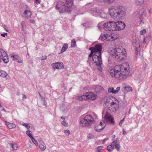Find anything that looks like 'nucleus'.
Returning a JSON list of instances; mask_svg holds the SVG:
<instances>
[{"label":"nucleus","mask_w":152,"mask_h":152,"mask_svg":"<svg viewBox=\"0 0 152 152\" xmlns=\"http://www.w3.org/2000/svg\"><path fill=\"white\" fill-rule=\"evenodd\" d=\"M129 68L127 67L126 65L124 64L115 66L114 69L110 71L111 76L119 80H122L126 79L129 73Z\"/></svg>","instance_id":"obj_1"},{"label":"nucleus","mask_w":152,"mask_h":152,"mask_svg":"<svg viewBox=\"0 0 152 152\" xmlns=\"http://www.w3.org/2000/svg\"><path fill=\"white\" fill-rule=\"evenodd\" d=\"M109 12L111 17L114 19H121L124 18L126 12L125 8L123 6H113L109 9Z\"/></svg>","instance_id":"obj_2"},{"label":"nucleus","mask_w":152,"mask_h":152,"mask_svg":"<svg viewBox=\"0 0 152 152\" xmlns=\"http://www.w3.org/2000/svg\"><path fill=\"white\" fill-rule=\"evenodd\" d=\"M125 49L121 46H116L114 49L111 51L110 53L114 58H116L118 61L123 60L125 56Z\"/></svg>","instance_id":"obj_3"},{"label":"nucleus","mask_w":152,"mask_h":152,"mask_svg":"<svg viewBox=\"0 0 152 152\" xmlns=\"http://www.w3.org/2000/svg\"><path fill=\"white\" fill-rule=\"evenodd\" d=\"M73 2L72 0H66L65 4L61 1H59L56 6V8L58 10L60 13L69 12L71 10L70 9L72 5Z\"/></svg>","instance_id":"obj_4"},{"label":"nucleus","mask_w":152,"mask_h":152,"mask_svg":"<svg viewBox=\"0 0 152 152\" xmlns=\"http://www.w3.org/2000/svg\"><path fill=\"white\" fill-rule=\"evenodd\" d=\"M102 50V46L101 45L100 47L96 52V53L93 56L92 59V63H95L98 67L97 69L98 70L102 72V69L101 65L102 64V60L101 57V51Z\"/></svg>","instance_id":"obj_5"},{"label":"nucleus","mask_w":152,"mask_h":152,"mask_svg":"<svg viewBox=\"0 0 152 152\" xmlns=\"http://www.w3.org/2000/svg\"><path fill=\"white\" fill-rule=\"evenodd\" d=\"M94 121L93 118L91 115H87L80 121L79 123L81 126L88 127L92 124Z\"/></svg>","instance_id":"obj_6"},{"label":"nucleus","mask_w":152,"mask_h":152,"mask_svg":"<svg viewBox=\"0 0 152 152\" xmlns=\"http://www.w3.org/2000/svg\"><path fill=\"white\" fill-rule=\"evenodd\" d=\"M121 146L119 140H114L110 145H108L107 147V149L109 152H111L115 148L118 151H119Z\"/></svg>","instance_id":"obj_7"},{"label":"nucleus","mask_w":152,"mask_h":152,"mask_svg":"<svg viewBox=\"0 0 152 152\" xmlns=\"http://www.w3.org/2000/svg\"><path fill=\"white\" fill-rule=\"evenodd\" d=\"M96 95L94 93L88 92L85 93L84 95L78 96L77 97V99L80 100L88 99L94 100L96 99Z\"/></svg>","instance_id":"obj_8"},{"label":"nucleus","mask_w":152,"mask_h":152,"mask_svg":"<svg viewBox=\"0 0 152 152\" xmlns=\"http://www.w3.org/2000/svg\"><path fill=\"white\" fill-rule=\"evenodd\" d=\"M115 22L110 21L107 22L104 24V29L106 31H116Z\"/></svg>","instance_id":"obj_9"},{"label":"nucleus","mask_w":152,"mask_h":152,"mask_svg":"<svg viewBox=\"0 0 152 152\" xmlns=\"http://www.w3.org/2000/svg\"><path fill=\"white\" fill-rule=\"evenodd\" d=\"M0 56L5 63H7L9 61V58L7 54L2 49H0Z\"/></svg>","instance_id":"obj_10"},{"label":"nucleus","mask_w":152,"mask_h":152,"mask_svg":"<svg viewBox=\"0 0 152 152\" xmlns=\"http://www.w3.org/2000/svg\"><path fill=\"white\" fill-rule=\"evenodd\" d=\"M100 45H101L96 44L94 47H91L89 48V50L91 51V52L88 56L89 58L91 57H92V58H93V56L98 51V50Z\"/></svg>","instance_id":"obj_11"},{"label":"nucleus","mask_w":152,"mask_h":152,"mask_svg":"<svg viewBox=\"0 0 152 152\" xmlns=\"http://www.w3.org/2000/svg\"><path fill=\"white\" fill-rule=\"evenodd\" d=\"M115 25L116 31L123 30L125 28L126 26L124 22L120 21L115 22Z\"/></svg>","instance_id":"obj_12"},{"label":"nucleus","mask_w":152,"mask_h":152,"mask_svg":"<svg viewBox=\"0 0 152 152\" xmlns=\"http://www.w3.org/2000/svg\"><path fill=\"white\" fill-rule=\"evenodd\" d=\"M104 119L105 121L109 123L113 124L114 123V120L112 117V116L110 113H106L105 117Z\"/></svg>","instance_id":"obj_13"},{"label":"nucleus","mask_w":152,"mask_h":152,"mask_svg":"<svg viewBox=\"0 0 152 152\" xmlns=\"http://www.w3.org/2000/svg\"><path fill=\"white\" fill-rule=\"evenodd\" d=\"M105 125L106 124L104 122L103 123L102 122H101L99 124H98L95 127V129L97 132H100L104 128Z\"/></svg>","instance_id":"obj_14"},{"label":"nucleus","mask_w":152,"mask_h":152,"mask_svg":"<svg viewBox=\"0 0 152 152\" xmlns=\"http://www.w3.org/2000/svg\"><path fill=\"white\" fill-rule=\"evenodd\" d=\"M120 90V88L119 87H117L115 90L113 87L110 88L108 89V92L111 93L112 94H116L119 92Z\"/></svg>","instance_id":"obj_15"},{"label":"nucleus","mask_w":152,"mask_h":152,"mask_svg":"<svg viewBox=\"0 0 152 152\" xmlns=\"http://www.w3.org/2000/svg\"><path fill=\"white\" fill-rule=\"evenodd\" d=\"M117 102L112 101L110 103L111 106L114 107L115 111H116L119 108V102L117 101Z\"/></svg>","instance_id":"obj_16"},{"label":"nucleus","mask_w":152,"mask_h":152,"mask_svg":"<svg viewBox=\"0 0 152 152\" xmlns=\"http://www.w3.org/2000/svg\"><path fill=\"white\" fill-rule=\"evenodd\" d=\"M24 17L25 18L28 19L31 17V13L28 10H25L24 12Z\"/></svg>","instance_id":"obj_17"},{"label":"nucleus","mask_w":152,"mask_h":152,"mask_svg":"<svg viewBox=\"0 0 152 152\" xmlns=\"http://www.w3.org/2000/svg\"><path fill=\"white\" fill-rule=\"evenodd\" d=\"M39 147L42 151H44L46 148V146L45 143L42 141H39Z\"/></svg>","instance_id":"obj_18"},{"label":"nucleus","mask_w":152,"mask_h":152,"mask_svg":"<svg viewBox=\"0 0 152 152\" xmlns=\"http://www.w3.org/2000/svg\"><path fill=\"white\" fill-rule=\"evenodd\" d=\"M6 124L10 129H12L15 127V125L14 124L12 123H10L7 121H5Z\"/></svg>","instance_id":"obj_19"},{"label":"nucleus","mask_w":152,"mask_h":152,"mask_svg":"<svg viewBox=\"0 0 152 152\" xmlns=\"http://www.w3.org/2000/svg\"><path fill=\"white\" fill-rule=\"evenodd\" d=\"M91 11L93 13H95L96 15L99 14L101 13L100 11L97 8L92 9Z\"/></svg>","instance_id":"obj_20"},{"label":"nucleus","mask_w":152,"mask_h":152,"mask_svg":"<svg viewBox=\"0 0 152 152\" xmlns=\"http://www.w3.org/2000/svg\"><path fill=\"white\" fill-rule=\"evenodd\" d=\"M145 10L144 9H142L140 10L139 13V17L141 19L142 18L143 15H144V13L145 12Z\"/></svg>","instance_id":"obj_21"},{"label":"nucleus","mask_w":152,"mask_h":152,"mask_svg":"<svg viewBox=\"0 0 152 152\" xmlns=\"http://www.w3.org/2000/svg\"><path fill=\"white\" fill-rule=\"evenodd\" d=\"M123 91L124 93H126V92L132 90V88L131 87H125L123 88Z\"/></svg>","instance_id":"obj_22"},{"label":"nucleus","mask_w":152,"mask_h":152,"mask_svg":"<svg viewBox=\"0 0 152 152\" xmlns=\"http://www.w3.org/2000/svg\"><path fill=\"white\" fill-rule=\"evenodd\" d=\"M68 47V44H64L63 45L62 48V49L61 51V53H62L64 52L67 48Z\"/></svg>","instance_id":"obj_23"},{"label":"nucleus","mask_w":152,"mask_h":152,"mask_svg":"<svg viewBox=\"0 0 152 152\" xmlns=\"http://www.w3.org/2000/svg\"><path fill=\"white\" fill-rule=\"evenodd\" d=\"M144 0H135V4L137 5H141L144 3Z\"/></svg>","instance_id":"obj_24"},{"label":"nucleus","mask_w":152,"mask_h":152,"mask_svg":"<svg viewBox=\"0 0 152 152\" xmlns=\"http://www.w3.org/2000/svg\"><path fill=\"white\" fill-rule=\"evenodd\" d=\"M7 73L3 70L0 71V76L3 77H5L7 76Z\"/></svg>","instance_id":"obj_25"},{"label":"nucleus","mask_w":152,"mask_h":152,"mask_svg":"<svg viewBox=\"0 0 152 152\" xmlns=\"http://www.w3.org/2000/svg\"><path fill=\"white\" fill-rule=\"evenodd\" d=\"M58 62H56L55 63H52L51 64V65L53 67V69H58Z\"/></svg>","instance_id":"obj_26"},{"label":"nucleus","mask_w":152,"mask_h":152,"mask_svg":"<svg viewBox=\"0 0 152 152\" xmlns=\"http://www.w3.org/2000/svg\"><path fill=\"white\" fill-rule=\"evenodd\" d=\"M10 146L12 148V150H16L18 148V145L16 144L10 143Z\"/></svg>","instance_id":"obj_27"},{"label":"nucleus","mask_w":152,"mask_h":152,"mask_svg":"<svg viewBox=\"0 0 152 152\" xmlns=\"http://www.w3.org/2000/svg\"><path fill=\"white\" fill-rule=\"evenodd\" d=\"M58 69H62L64 68V65L63 64V63L61 62H58Z\"/></svg>","instance_id":"obj_28"},{"label":"nucleus","mask_w":152,"mask_h":152,"mask_svg":"<svg viewBox=\"0 0 152 152\" xmlns=\"http://www.w3.org/2000/svg\"><path fill=\"white\" fill-rule=\"evenodd\" d=\"M76 41L75 39H73L72 41L71 47H74L76 46Z\"/></svg>","instance_id":"obj_29"},{"label":"nucleus","mask_w":152,"mask_h":152,"mask_svg":"<svg viewBox=\"0 0 152 152\" xmlns=\"http://www.w3.org/2000/svg\"><path fill=\"white\" fill-rule=\"evenodd\" d=\"M136 37H134L133 38V45L134 47H135L136 46Z\"/></svg>","instance_id":"obj_30"},{"label":"nucleus","mask_w":152,"mask_h":152,"mask_svg":"<svg viewBox=\"0 0 152 152\" xmlns=\"http://www.w3.org/2000/svg\"><path fill=\"white\" fill-rule=\"evenodd\" d=\"M30 132H31L29 130H28L26 132V133L27 135L31 139H32V138H33L32 134L30 133Z\"/></svg>","instance_id":"obj_31"},{"label":"nucleus","mask_w":152,"mask_h":152,"mask_svg":"<svg viewBox=\"0 0 152 152\" xmlns=\"http://www.w3.org/2000/svg\"><path fill=\"white\" fill-rule=\"evenodd\" d=\"M61 124L65 127H67L68 126V123L65 120H64L61 122Z\"/></svg>","instance_id":"obj_32"},{"label":"nucleus","mask_w":152,"mask_h":152,"mask_svg":"<svg viewBox=\"0 0 152 152\" xmlns=\"http://www.w3.org/2000/svg\"><path fill=\"white\" fill-rule=\"evenodd\" d=\"M96 90H97V91H99L100 90H102V87L99 85H97L96 86Z\"/></svg>","instance_id":"obj_33"},{"label":"nucleus","mask_w":152,"mask_h":152,"mask_svg":"<svg viewBox=\"0 0 152 152\" xmlns=\"http://www.w3.org/2000/svg\"><path fill=\"white\" fill-rule=\"evenodd\" d=\"M32 142L36 146L38 145V143L37 141L33 137L31 139Z\"/></svg>","instance_id":"obj_34"},{"label":"nucleus","mask_w":152,"mask_h":152,"mask_svg":"<svg viewBox=\"0 0 152 152\" xmlns=\"http://www.w3.org/2000/svg\"><path fill=\"white\" fill-rule=\"evenodd\" d=\"M11 57L13 58V60H18L19 58V57L18 55L12 56Z\"/></svg>","instance_id":"obj_35"},{"label":"nucleus","mask_w":152,"mask_h":152,"mask_svg":"<svg viewBox=\"0 0 152 152\" xmlns=\"http://www.w3.org/2000/svg\"><path fill=\"white\" fill-rule=\"evenodd\" d=\"M42 101L43 102V105L45 106L46 107L47 106V104L46 101H45V98H43V97H42Z\"/></svg>","instance_id":"obj_36"},{"label":"nucleus","mask_w":152,"mask_h":152,"mask_svg":"<svg viewBox=\"0 0 152 152\" xmlns=\"http://www.w3.org/2000/svg\"><path fill=\"white\" fill-rule=\"evenodd\" d=\"M103 147L102 146L98 147L97 148V152H100L103 149Z\"/></svg>","instance_id":"obj_37"},{"label":"nucleus","mask_w":152,"mask_h":152,"mask_svg":"<svg viewBox=\"0 0 152 152\" xmlns=\"http://www.w3.org/2000/svg\"><path fill=\"white\" fill-rule=\"evenodd\" d=\"M105 2H107L110 3H112L114 2L115 0H102Z\"/></svg>","instance_id":"obj_38"},{"label":"nucleus","mask_w":152,"mask_h":152,"mask_svg":"<svg viewBox=\"0 0 152 152\" xmlns=\"http://www.w3.org/2000/svg\"><path fill=\"white\" fill-rule=\"evenodd\" d=\"M94 137V136L91 134H89L87 136V138L89 139L93 138Z\"/></svg>","instance_id":"obj_39"},{"label":"nucleus","mask_w":152,"mask_h":152,"mask_svg":"<svg viewBox=\"0 0 152 152\" xmlns=\"http://www.w3.org/2000/svg\"><path fill=\"white\" fill-rule=\"evenodd\" d=\"M146 32V30L145 29H143L142 30H141L140 32V34L141 35H142L145 34Z\"/></svg>","instance_id":"obj_40"},{"label":"nucleus","mask_w":152,"mask_h":152,"mask_svg":"<svg viewBox=\"0 0 152 152\" xmlns=\"http://www.w3.org/2000/svg\"><path fill=\"white\" fill-rule=\"evenodd\" d=\"M28 124H27L24 123L22 124V125L26 127L27 129H29V128H30L31 126H28Z\"/></svg>","instance_id":"obj_41"},{"label":"nucleus","mask_w":152,"mask_h":152,"mask_svg":"<svg viewBox=\"0 0 152 152\" xmlns=\"http://www.w3.org/2000/svg\"><path fill=\"white\" fill-rule=\"evenodd\" d=\"M64 133L67 136H69L70 134V132L68 130H66L64 131Z\"/></svg>","instance_id":"obj_42"},{"label":"nucleus","mask_w":152,"mask_h":152,"mask_svg":"<svg viewBox=\"0 0 152 152\" xmlns=\"http://www.w3.org/2000/svg\"><path fill=\"white\" fill-rule=\"evenodd\" d=\"M124 119L125 118H124L123 119H122L120 122L119 123V125L120 126H121V125L123 123L124 121Z\"/></svg>","instance_id":"obj_43"},{"label":"nucleus","mask_w":152,"mask_h":152,"mask_svg":"<svg viewBox=\"0 0 152 152\" xmlns=\"http://www.w3.org/2000/svg\"><path fill=\"white\" fill-rule=\"evenodd\" d=\"M41 60H45L46 59L47 57L46 56H43L41 57Z\"/></svg>","instance_id":"obj_44"},{"label":"nucleus","mask_w":152,"mask_h":152,"mask_svg":"<svg viewBox=\"0 0 152 152\" xmlns=\"http://www.w3.org/2000/svg\"><path fill=\"white\" fill-rule=\"evenodd\" d=\"M25 23V22L24 21H22L21 23V25L22 27V29H23V26H24V24Z\"/></svg>","instance_id":"obj_45"},{"label":"nucleus","mask_w":152,"mask_h":152,"mask_svg":"<svg viewBox=\"0 0 152 152\" xmlns=\"http://www.w3.org/2000/svg\"><path fill=\"white\" fill-rule=\"evenodd\" d=\"M29 21L30 23L33 24L35 22V21L33 19H30Z\"/></svg>","instance_id":"obj_46"},{"label":"nucleus","mask_w":152,"mask_h":152,"mask_svg":"<svg viewBox=\"0 0 152 152\" xmlns=\"http://www.w3.org/2000/svg\"><path fill=\"white\" fill-rule=\"evenodd\" d=\"M102 25V23H99L98 25V27L99 29H101V26Z\"/></svg>","instance_id":"obj_47"},{"label":"nucleus","mask_w":152,"mask_h":152,"mask_svg":"<svg viewBox=\"0 0 152 152\" xmlns=\"http://www.w3.org/2000/svg\"><path fill=\"white\" fill-rule=\"evenodd\" d=\"M106 39V36H105V35H103L102 37V40H104Z\"/></svg>","instance_id":"obj_48"},{"label":"nucleus","mask_w":152,"mask_h":152,"mask_svg":"<svg viewBox=\"0 0 152 152\" xmlns=\"http://www.w3.org/2000/svg\"><path fill=\"white\" fill-rule=\"evenodd\" d=\"M17 60V61L18 63H21L22 62V60L19 58L18 59V60Z\"/></svg>","instance_id":"obj_49"},{"label":"nucleus","mask_w":152,"mask_h":152,"mask_svg":"<svg viewBox=\"0 0 152 152\" xmlns=\"http://www.w3.org/2000/svg\"><path fill=\"white\" fill-rule=\"evenodd\" d=\"M108 140L107 138H105L102 141V143L104 144L105 142Z\"/></svg>","instance_id":"obj_50"},{"label":"nucleus","mask_w":152,"mask_h":152,"mask_svg":"<svg viewBox=\"0 0 152 152\" xmlns=\"http://www.w3.org/2000/svg\"><path fill=\"white\" fill-rule=\"evenodd\" d=\"M7 33H4V34H1V35L3 37H5V35H7Z\"/></svg>","instance_id":"obj_51"},{"label":"nucleus","mask_w":152,"mask_h":152,"mask_svg":"<svg viewBox=\"0 0 152 152\" xmlns=\"http://www.w3.org/2000/svg\"><path fill=\"white\" fill-rule=\"evenodd\" d=\"M22 95L23 96L22 97L23 99H26V97L25 95L23 94Z\"/></svg>","instance_id":"obj_52"},{"label":"nucleus","mask_w":152,"mask_h":152,"mask_svg":"<svg viewBox=\"0 0 152 152\" xmlns=\"http://www.w3.org/2000/svg\"><path fill=\"white\" fill-rule=\"evenodd\" d=\"M123 134L124 135H125V134H126V132L124 131V129L123 130Z\"/></svg>","instance_id":"obj_53"},{"label":"nucleus","mask_w":152,"mask_h":152,"mask_svg":"<svg viewBox=\"0 0 152 152\" xmlns=\"http://www.w3.org/2000/svg\"><path fill=\"white\" fill-rule=\"evenodd\" d=\"M61 119H63V120H65V117H63V116H61Z\"/></svg>","instance_id":"obj_54"},{"label":"nucleus","mask_w":152,"mask_h":152,"mask_svg":"<svg viewBox=\"0 0 152 152\" xmlns=\"http://www.w3.org/2000/svg\"><path fill=\"white\" fill-rule=\"evenodd\" d=\"M39 0H36V2H37V3L38 2V3H39L40 1H39Z\"/></svg>","instance_id":"obj_55"},{"label":"nucleus","mask_w":152,"mask_h":152,"mask_svg":"<svg viewBox=\"0 0 152 152\" xmlns=\"http://www.w3.org/2000/svg\"><path fill=\"white\" fill-rule=\"evenodd\" d=\"M151 9H150L149 10V12L150 13H151Z\"/></svg>","instance_id":"obj_56"},{"label":"nucleus","mask_w":152,"mask_h":152,"mask_svg":"<svg viewBox=\"0 0 152 152\" xmlns=\"http://www.w3.org/2000/svg\"><path fill=\"white\" fill-rule=\"evenodd\" d=\"M39 94L40 97L42 98V96L40 94V93L39 92Z\"/></svg>","instance_id":"obj_57"},{"label":"nucleus","mask_w":152,"mask_h":152,"mask_svg":"<svg viewBox=\"0 0 152 152\" xmlns=\"http://www.w3.org/2000/svg\"><path fill=\"white\" fill-rule=\"evenodd\" d=\"M113 138H115V135H113Z\"/></svg>","instance_id":"obj_58"},{"label":"nucleus","mask_w":152,"mask_h":152,"mask_svg":"<svg viewBox=\"0 0 152 152\" xmlns=\"http://www.w3.org/2000/svg\"><path fill=\"white\" fill-rule=\"evenodd\" d=\"M5 30H6V31L7 32H9V30H7V29H6V28H5Z\"/></svg>","instance_id":"obj_59"},{"label":"nucleus","mask_w":152,"mask_h":152,"mask_svg":"<svg viewBox=\"0 0 152 152\" xmlns=\"http://www.w3.org/2000/svg\"><path fill=\"white\" fill-rule=\"evenodd\" d=\"M145 38H144V40H143V42H145Z\"/></svg>","instance_id":"obj_60"},{"label":"nucleus","mask_w":152,"mask_h":152,"mask_svg":"<svg viewBox=\"0 0 152 152\" xmlns=\"http://www.w3.org/2000/svg\"><path fill=\"white\" fill-rule=\"evenodd\" d=\"M130 113V110H129V113Z\"/></svg>","instance_id":"obj_61"},{"label":"nucleus","mask_w":152,"mask_h":152,"mask_svg":"<svg viewBox=\"0 0 152 152\" xmlns=\"http://www.w3.org/2000/svg\"><path fill=\"white\" fill-rule=\"evenodd\" d=\"M3 110H4V111H5V110H4V108L3 109Z\"/></svg>","instance_id":"obj_62"},{"label":"nucleus","mask_w":152,"mask_h":152,"mask_svg":"<svg viewBox=\"0 0 152 152\" xmlns=\"http://www.w3.org/2000/svg\"><path fill=\"white\" fill-rule=\"evenodd\" d=\"M0 106L1 107V105L0 104Z\"/></svg>","instance_id":"obj_63"}]
</instances>
